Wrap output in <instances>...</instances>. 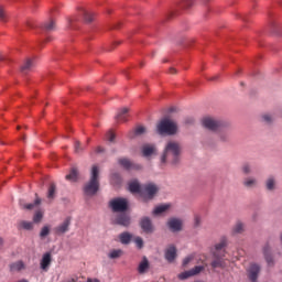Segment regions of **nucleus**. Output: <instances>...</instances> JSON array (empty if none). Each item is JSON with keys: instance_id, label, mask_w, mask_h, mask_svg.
Masks as SVG:
<instances>
[{"instance_id": "ea45409f", "label": "nucleus", "mask_w": 282, "mask_h": 282, "mask_svg": "<svg viewBox=\"0 0 282 282\" xmlns=\"http://www.w3.org/2000/svg\"><path fill=\"white\" fill-rule=\"evenodd\" d=\"M189 276H193V273H191V270L178 274V279H181V281H185V279H189Z\"/></svg>"}, {"instance_id": "7ed1b4c3", "label": "nucleus", "mask_w": 282, "mask_h": 282, "mask_svg": "<svg viewBox=\"0 0 282 282\" xmlns=\"http://www.w3.org/2000/svg\"><path fill=\"white\" fill-rule=\"evenodd\" d=\"M99 175H100V170L98 169L97 165H94L90 172V180L88 183H86L84 187L85 195H88L89 197H91L96 195V193H98V191L100 189Z\"/></svg>"}, {"instance_id": "3c124183", "label": "nucleus", "mask_w": 282, "mask_h": 282, "mask_svg": "<svg viewBox=\"0 0 282 282\" xmlns=\"http://www.w3.org/2000/svg\"><path fill=\"white\" fill-rule=\"evenodd\" d=\"M170 74H177V70L173 67L170 68Z\"/></svg>"}, {"instance_id": "412c9836", "label": "nucleus", "mask_w": 282, "mask_h": 282, "mask_svg": "<svg viewBox=\"0 0 282 282\" xmlns=\"http://www.w3.org/2000/svg\"><path fill=\"white\" fill-rule=\"evenodd\" d=\"M128 118H129V108H121L116 116L117 122H127Z\"/></svg>"}, {"instance_id": "6e6d98bb", "label": "nucleus", "mask_w": 282, "mask_h": 282, "mask_svg": "<svg viewBox=\"0 0 282 282\" xmlns=\"http://www.w3.org/2000/svg\"><path fill=\"white\" fill-rule=\"evenodd\" d=\"M69 23H70V24L74 23V20H69Z\"/></svg>"}, {"instance_id": "49530a36", "label": "nucleus", "mask_w": 282, "mask_h": 282, "mask_svg": "<svg viewBox=\"0 0 282 282\" xmlns=\"http://www.w3.org/2000/svg\"><path fill=\"white\" fill-rule=\"evenodd\" d=\"M193 261V256H188L183 260V267L186 268V265H188V263H191Z\"/></svg>"}, {"instance_id": "864d4df0", "label": "nucleus", "mask_w": 282, "mask_h": 282, "mask_svg": "<svg viewBox=\"0 0 282 282\" xmlns=\"http://www.w3.org/2000/svg\"><path fill=\"white\" fill-rule=\"evenodd\" d=\"M3 247V238H0V248Z\"/></svg>"}, {"instance_id": "58836bf2", "label": "nucleus", "mask_w": 282, "mask_h": 282, "mask_svg": "<svg viewBox=\"0 0 282 282\" xmlns=\"http://www.w3.org/2000/svg\"><path fill=\"white\" fill-rule=\"evenodd\" d=\"M41 219H43V212L37 210L34 216H33V221L35 224H39L41 221Z\"/></svg>"}, {"instance_id": "f03ea898", "label": "nucleus", "mask_w": 282, "mask_h": 282, "mask_svg": "<svg viewBox=\"0 0 282 282\" xmlns=\"http://www.w3.org/2000/svg\"><path fill=\"white\" fill-rule=\"evenodd\" d=\"M182 155V145L177 141H169L161 155V164H172L177 166L180 164V156Z\"/></svg>"}, {"instance_id": "c03bdc74", "label": "nucleus", "mask_w": 282, "mask_h": 282, "mask_svg": "<svg viewBox=\"0 0 282 282\" xmlns=\"http://www.w3.org/2000/svg\"><path fill=\"white\" fill-rule=\"evenodd\" d=\"M194 226L195 228H199V226H202V217H199L198 215L194 217Z\"/></svg>"}, {"instance_id": "de8ad7c7", "label": "nucleus", "mask_w": 282, "mask_h": 282, "mask_svg": "<svg viewBox=\"0 0 282 282\" xmlns=\"http://www.w3.org/2000/svg\"><path fill=\"white\" fill-rule=\"evenodd\" d=\"M262 119L264 122H267L268 124H270V122H272V116L270 115H263Z\"/></svg>"}, {"instance_id": "a211bd4d", "label": "nucleus", "mask_w": 282, "mask_h": 282, "mask_svg": "<svg viewBox=\"0 0 282 282\" xmlns=\"http://www.w3.org/2000/svg\"><path fill=\"white\" fill-rule=\"evenodd\" d=\"M144 133H147V128L143 126H138L135 129L131 130L128 133V138H130V140H133V138L144 135Z\"/></svg>"}, {"instance_id": "c9c22d12", "label": "nucleus", "mask_w": 282, "mask_h": 282, "mask_svg": "<svg viewBox=\"0 0 282 282\" xmlns=\"http://www.w3.org/2000/svg\"><path fill=\"white\" fill-rule=\"evenodd\" d=\"M204 269H205L204 265H196L193 269H191L189 272L192 273V276H195L200 272H204Z\"/></svg>"}, {"instance_id": "a19ab883", "label": "nucleus", "mask_w": 282, "mask_h": 282, "mask_svg": "<svg viewBox=\"0 0 282 282\" xmlns=\"http://www.w3.org/2000/svg\"><path fill=\"white\" fill-rule=\"evenodd\" d=\"M242 173H245V175H250V173H252V167L250 164L246 163L242 165Z\"/></svg>"}, {"instance_id": "c756f323", "label": "nucleus", "mask_w": 282, "mask_h": 282, "mask_svg": "<svg viewBox=\"0 0 282 282\" xmlns=\"http://www.w3.org/2000/svg\"><path fill=\"white\" fill-rule=\"evenodd\" d=\"M80 14L84 18V21L86 23H91V21H94V13H91L85 9H82Z\"/></svg>"}, {"instance_id": "7c9ffc66", "label": "nucleus", "mask_w": 282, "mask_h": 282, "mask_svg": "<svg viewBox=\"0 0 282 282\" xmlns=\"http://www.w3.org/2000/svg\"><path fill=\"white\" fill-rule=\"evenodd\" d=\"M66 180L68 182H76L78 180V170L76 167H73L69 174L66 175Z\"/></svg>"}, {"instance_id": "dca6fc26", "label": "nucleus", "mask_w": 282, "mask_h": 282, "mask_svg": "<svg viewBox=\"0 0 282 282\" xmlns=\"http://www.w3.org/2000/svg\"><path fill=\"white\" fill-rule=\"evenodd\" d=\"M167 226L172 232H180L182 230V220L172 218L167 221Z\"/></svg>"}, {"instance_id": "2f4dec72", "label": "nucleus", "mask_w": 282, "mask_h": 282, "mask_svg": "<svg viewBox=\"0 0 282 282\" xmlns=\"http://www.w3.org/2000/svg\"><path fill=\"white\" fill-rule=\"evenodd\" d=\"M267 191H274L276 188V180L270 176L265 182Z\"/></svg>"}, {"instance_id": "6ab92c4d", "label": "nucleus", "mask_w": 282, "mask_h": 282, "mask_svg": "<svg viewBox=\"0 0 282 282\" xmlns=\"http://www.w3.org/2000/svg\"><path fill=\"white\" fill-rule=\"evenodd\" d=\"M149 268H151V263H149V259L143 257L138 267L139 274H147L149 272Z\"/></svg>"}, {"instance_id": "f257e3e1", "label": "nucleus", "mask_w": 282, "mask_h": 282, "mask_svg": "<svg viewBox=\"0 0 282 282\" xmlns=\"http://www.w3.org/2000/svg\"><path fill=\"white\" fill-rule=\"evenodd\" d=\"M203 127L209 131H219V142H230V131L228 130V123L219 121L213 117H205L202 120Z\"/></svg>"}, {"instance_id": "8fccbe9b", "label": "nucleus", "mask_w": 282, "mask_h": 282, "mask_svg": "<svg viewBox=\"0 0 282 282\" xmlns=\"http://www.w3.org/2000/svg\"><path fill=\"white\" fill-rule=\"evenodd\" d=\"M96 152H97V153H105V149H102V147H98V148L96 149Z\"/></svg>"}, {"instance_id": "9b49d317", "label": "nucleus", "mask_w": 282, "mask_h": 282, "mask_svg": "<svg viewBox=\"0 0 282 282\" xmlns=\"http://www.w3.org/2000/svg\"><path fill=\"white\" fill-rule=\"evenodd\" d=\"M165 261L173 263L177 259V248L174 245H170L164 252Z\"/></svg>"}, {"instance_id": "a878e982", "label": "nucleus", "mask_w": 282, "mask_h": 282, "mask_svg": "<svg viewBox=\"0 0 282 282\" xmlns=\"http://www.w3.org/2000/svg\"><path fill=\"white\" fill-rule=\"evenodd\" d=\"M129 191L130 193H139L140 195H142V185H140L138 181H133L129 184Z\"/></svg>"}, {"instance_id": "aec40b11", "label": "nucleus", "mask_w": 282, "mask_h": 282, "mask_svg": "<svg viewBox=\"0 0 282 282\" xmlns=\"http://www.w3.org/2000/svg\"><path fill=\"white\" fill-rule=\"evenodd\" d=\"M224 253L219 254L218 257H214L215 260L212 261V268L217 269V268H226V261L224 260Z\"/></svg>"}, {"instance_id": "5fc2aeb1", "label": "nucleus", "mask_w": 282, "mask_h": 282, "mask_svg": "<svg viewBox=\"0 0 282 282\" xmlns=\"http://www.w3.org/2000/svg\"><path fill=\"white\" fill-rule=\"evenodd\" d=\"M0 61H3V55L2 54H0Z\"/></svg>"}, {"instance_id": "5701e85b", "label": "nucleus", "mask_w": 282, "mask_h": 282, "mask_svg": "<svg viewBox=\"0 0 282 282\" xmlns=\"http://www.w3.org/2000/svg\"><path fill=\"white\" fill-rule=\"evenodd\" d=\"M41 197H39V194H35V200L34 203H30V204H24L21 205L22 208H24L25 210H32L34 208H36V206H41Z\"/></svg>"}, {"instance_id": "4be33fe9", "label": "nucleus", "mask_w": 282, "mask_h": 282, "mask_svg": "<svg viewBox=\"0 0 282 282\" xmlns=\"http://www.w3.org/2000/svg\"><path fill=\"white\" fill-rule=\"evenodd\" d=\"M156 149L155 145L153 144H144L142 147V153L144 158H151V155H153V153H155Z\"/></svg>"}, {"instance_id": "4c0bfd02", "label": "nucleus", "mask_w": 282, "mask_h": 282, "mask_svg": "<svg viewBox=\"0 0 282 282\" xmlns=\"http://www.w3.org/2000/svg\"><path fill=\"white\" fill-rule=\"evenodd\" d=\"M134 243L137 248H139V250H142V248H144V240L142 239V237H135Z\"/></svg>"}, {"instance_id": "6e6552de", "label": "nucleus", "mask_w": 282, "mask_h": 282, "mask_svg": "<svg viewBox=\"0 0 282 282\" xmlns=\"http://www.w3.org/2000/svg\"><path fill=\"white\" fill-rule=\"evenodd\" d=\"M140 226L143 232H145L147 235H153V232H155V227L153 226V221H151V218L149 217H143L140 220Z\"/></svg>"}, {"instance_id": "09e8293b", "label": "nucleus", "mask_w": 282, "mask_h": 282, "mask_svg": "<svg viewBox=\"0 0 282 282\" xmlns=\"http://www.w3.org/2000/svg\"><path fill=\"white\" fill-rule=\"evenodd\" d=\"M0 21L6 22V11L0 7Z\"/></svg>"}, {"instance_id": "423d86ee", "label": "nucleus", "mask_w": 282, "mask_h": 282, "mask_svg": "<svg viewBox=\"0 0 282 282\" xmlns=\"http://www.w3.org/2000/svg\"><path fill=\"white\" fill-rule=\"evenodd\" d=\"M158 191H159L158 185L153 183H148L142 185L141 195H143V197H148V199H153Z\"/></svg>"}, {"instance_id": "2eb2a0df", "label": "nucleus", "mask_w": 282, "mask_h": 282, "mask_svg": "<svg viewBox=\"0 0 282 282\" xmlns=\"http://www.w3.org/2000/svg\"><path fill=\"white\" fill-rule=\"evenodd\" d=\"M263 254L268 265H274V257L272 256V248H270V245L263 247Z\"/></svg>"}, {"instance_id": "a18cd8bd", "label": "nucleus", "mask_w": 282, "mask_h": 282, "mask_svg": "<svg viewBox=\"0 0 282 282\" xmlns=\"http://www.w3.org/2000/svg\"><path fill=\"white\" fill-rule=\"evenodd\" d=\"M107 139L110 141V142H115L116 141V133L109 131L107 133Z\"/></svg>"}, {"instance_id": "603ef678", "label": "nucleus", "mask_w": 282, "mask_h": 282, "mask_svg": "<svg viewBox=\"0 0 282 282\" xmlns=\"http://www.w3.org/2000/svg\"><path fill=\"white\" fill-rule=\"evenodd\" d=\"M87 282H100V281H98V279H95V280L88 279Z\"/></svg>"}, {"instance_id": "4468645a", "label": "nucleus", "mask_w": 282, "mask_h": 282, "mask_svg": "<svg viewBox=\"0 0 282 282\" xmlns=\"http://www.w3.org/2000/svg\"><path fill=\"white\" fill-rule=\"evenodd\" d=\"M226 246H228V240L221 238V240L215 246L214 257H219V254L226 256Z\"/></svg>"}, {"instance_id": "393cba45", "label": "nucleus", "mask_w": 282, "mask_h": 282, "mask_svg": "<svg viewBox=\"0 0 282 282\" xmlns=\"http://www.w3.org/2000/svg\"><path fill=\"white\" fill-rule=\"evenodd\" d=\"M11 272H21V270H25V263L23 261H17L10 264Z\"/></svg>"}, {"instance_id": "79ce46f5", "label": "nucleus", "mask_w": 282, "mask_h": 282, "mask_svg": "<svg viewBox=\"0 0 282 282\" xmlns=\"http://www.w3.org/2000/svg\"><path fill=\"white\" fill-rule=\"evenodd\" d=\"M74 149H75V153H83L84 151V148L80 147V141L75 142Z\"/></svg>"}, {"instance_id": "cd10ccee", "label": "nucleus", "mask_w": 282, "mask_h": 282, "mask_svg": "<svg viewBox=\"0 0 282 282\" xmlns=\"http://www.w3.org/2000/svg\"><path fill=\"white\" fill-rule=\"evenodd\" d=\"M242 185L245 186V188H254V186H257V178L247 177L243 180Z\"/></svg>"}, {"instance_id": "f704fd0d", "label": "nucleus", "mask_w": 282, "mask_h": 282, "mask_svg": "<svg viewBox=\"0 0 282 282\" xmlns=\"http://www.w3.org/2000/svg\"><path fill=\"white\" fill-rule=\"evenodd\" d=\"M169 210V205H161L154 208L153 215H162V213H166Z\"/></svg>"}, {"instance_id": "b1692460", "label": "nucleus", "mask_w": 282, "mask_h": 282, "mask_svg": "<svg viewBox=\"0 0 282 282\" xmlns=\"http://www.w3.org/2000/svg\"><path fill=\"white\" fill-rule=\"evenodd\" d=\"M131 239H133V236L127 231L119 235V240L123 246H129V243H131Z\"/></svg>"}, {"instance_id": "f3484780", "label": "nucleus", "mask_w": 282, "mask_h": 282, "mask_svg": "<svg viewBox=\"0 0 282 282\" xmlns=\"http://www.w3.org/2000/svg\"><path fill=\"white\" fill-rule=\"evenodd\" d=\"M34 69V59L26 58L24 63L20 67V72L22 74H29V72H32Z\"/></svg>"}, {"instance_id": "37998d69", "label": "nucleus", "mask_w": 282, "mask_h": 282, "mask_svg": "<svg viewBox=\"0 0 282 282\" xmlns=\"http://www.w3.org/2000/svg\"><path fill=\"white\" fill-rule=\"evenodd\" d=\"M50 235V227L44 226L40 232V237H47Z\"/></svg>"}, {"instance_id": "c85d7f7f", "label": "nucleus", "mask_w": 282, "mask_h": 282, "mask_svg": "<svg viewBox=\"0 0 282 282\" xmlns=\"http://www.w3.org/2000/svg\"><path fill=\"white\" fill-rule=\"evenodd\" d=\"M42 28L45 32H54V30H56V22L54 20H50L45 22Z\"/></svg>"}, {"instance_id": "39448f33", "label": "nucleus", "mask_w": 282, "mask_h": 282, "mask_svg": "<svg viewBox=\"0 0 282 282\" xmlns=\"http://www.w3.org/2000/svg\"><path fill=\"white\" fill-rule=\"evenodd\" d=\"M109 206L112 213H127L129 208V202L127 198L117 197L110 200Z\"/></svg>"}, {"instance_id": "f8f14e48", "label": "nucleus", "mask_w": 282, "mask_h": 282, "mask_svg": "<svg viewBox=\"0 0 282 282\" xmlns=\"http://www.w3.org/2000/svg\"><path fill=\"white\" fill-rule=\"evenodd\" d=\"M70 225H72V219L66 218L61 225H58L53 229V232H55L56 235H65V232L69 231Z\"/></svg>"}, {"instance_id": "20e7f679", "label": "nucleus", "mask_w": 282, "mask_h": 282, "mask_svg": "<svg viewBox=\"0 0 282 282\" xmlns=\"http://www.w3.org/2000/svg\"><path fill=\"white\" fill-rule=\"evenodd\" d=\"M159 135H175L177 133V123L169 118L162 119L156 124Z\"/></svg>"}, {"instance_id": "e433bc0d", "label": "nucleus", "mask_w": 282, "mask_h": 282, "mask_svg": "<svg viewBox=\"0 0 282 282\" xmlns=\"http://www.w3.org/2000/svg\"><path fill=\"white\" fill-rule=\"evenodd\" d=\"M21 228H23L24 230H32L34 228V225L31 221H25L22 220L20 223Z\"/></svg>"}, {"instance_id": "bb28decb", "label": "nucleus", "mask_w": 282, "mask_h": 282, "mask_svg": "<svg viewBox=\"0 0 282 282\" xmlns=\"http://www.w3.org/2000/svg\"><path fill=\"white\" fill-rule=\"evenodd\" d=\"M47 199H50L51 202H53V199H56V184L52 183L48 186V191H47V195H46Z\"/></svg>"}, {"instance_id": "473e14b6", "label": "nucleus", "mask_w": 282, "mask_h": 282, "mask_svg": "<svg viewBox=\"0 0 282 282\" xmlns=\"http://www.w3.org/2000/svg\"><path fill=\"white\" fill-rule=\"evenodd\" d=\"M243 232V223L237 221L236 225L232 228L234 235H241Z\"/></svg>"}, {"instance_id": "72a5a7b5", "label": "nucleus", "mask_w": 282, "mask_h": 282, "mask_svg": "<svg viewBox=\"0 0 282 282\" xmlns=\"http://www.w3.org/2000/svg\"><path fill=\"white\" fill-rule=\"evenodd\" d=\"M109 259H120L122 257V250L121 249H113L108 254Z\"/></svg>"}, {"instance_id": "ddd939ff", "label": "nucleus", "mask_w": 282, "mask_h": 282, "mask_svg": "<svg viewBox=\"0 0 282 282\" xmlns=\"http://www.w3.org/2000/svg\"><path fill=\"white\" fill-rule=\"evenodd\" d=\"M52 265V253L46 252L43 254L41 261H40V268L43 270V272H47L50 270V267Z\"/></svg>"}, {"instance_id": "1a4fd4ad", "label": "nucleus", "mask_w": 282, "mask_h": 282, "mask_svg": "<svg viewBox=\"0 0 282 282\" xmlns=\"http://www.w3.org/2000/svg\"><path fill=\"white\" fill-rule=\"evenodd\" d=\"M260 272H261V267L259 264L257 263L250 264L249 269L247 270L248 279L251 282H257V280L259 279Z\"/></svg>"}, {"instance_id": "9d476101", "label": "nucleus", "mask_w": 282, "mask_h": 282, "mask_svg": "<svg viewBox=\"0 0 282 282\" xmlns=\"http://www.w3.org/2000/svg\"><path fill=\"white\" fill-rule=\"evenodd\" d=\"M118 163L120 164V166L126 169V171H131V170L140 171V169H142V165L135 164L127 158L119 159Z\"/></svg>"}, {"instance_id": "0eeeda50", "label": "nucleus", "mask_w": 282, "mask_h": 282, "mask_svg": "<svg viewBox=\"0 0 282 282\" xmlns=\"http://www.w3.org/2000/svg\"><path fill=\"white\" fill-rule=\"evenodd\" d=\"M113 224H117V226H123L124 228H127L131 225V217L126 213L118 214L113 218Z\"/></svg>"}]
</instances>
